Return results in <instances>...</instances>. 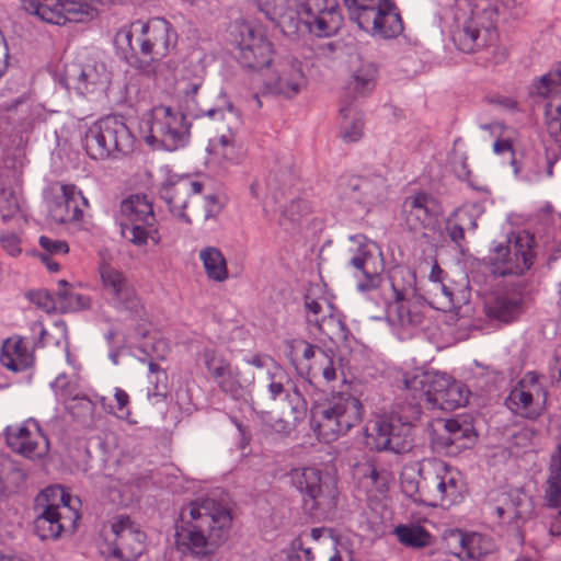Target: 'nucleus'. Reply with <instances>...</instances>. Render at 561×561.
Here are the masks:
<instances>
[{
    "instance_id": "nucleus-1",
    "label": "nucleus",
    "mask_w": 561,
    "mask_h": 561,
    "mask_svg": "<svg viewBox=\"0 0 561 561\" xmlns=\"http://www.w3.org/2000/svg\"><path fill=\"white\" fill-rule=\"evenodd\" d=\"M404 399L388 416L366 428L367 445L378 451L404 454L414 446V428L424 407L454 411L468 402L463 383L439 371L414 370L404 375Z\"/></svg>"
},
{
    "instance_id": "nucleus-2",
    "label": "nucleus",
    "mask_w": 561,
    "mask_h": 561,
    "mask_svg": "<svg viewBox=\"0 0 561 561\" xmlns=\"http://www.w3.org/2000/svg\"><path fill=\"white\" fill-rule=\"evenodd\" d=\"M230 511L211 499L191 502L181 508L175 523V541L183 552L210 561L229 537Z\"/></svg>"
},
{
    "instance_id": "nucleus-3",
    "label": "nucleus",
    "mask_w": 561,
    "mask_h": 561,
    "mask_svg": "<svg viewBox=\"0 0 561 561\" xmlns=\"http://www.w3.org/2000/svg\"><path fill=\"white\" fill-rule=\"evenodd\" d=\"M203 83V78L195 77L180 85L179 96L186 114L174 112L171 107L163 105L156 106L151 111V117L146 123L148 135L145 139L148 145L168 151L184 147L190 137V124L186 121V115L194 118L202 116L215 118L219 115L224 119L227 115L237 116L236 110L230 103L226 112L221 108L203 106L198 101V91Z\"/></svg>"
},
{
    "instance_id": "nucleus-4",
    "label": "nucleus",
    "mask_w": 561,
    "mask_h": 561,
    "mask_svg": "<svg viewBox=\"0 0 561 561\" xmlns=\"http://www.w3.org/2000/svg\"><path fill=\"white\" fill-rule=\"evenodd\" d=\"M257 12L286 35L307 31L329 37L341 28L343 18L336 0H255Z\"/></svg>"
},
{
    "instance_id": "nucleus-5",
    "label": "nucleus",
    "mask_w": 561,
    "mask_h": 561,
    "mask_svg": "<svg viewBox=\"0 0 561 561\" xmlns=\"http://www.w3.org/2000/svg\"><path fill=\"white\" fill-rule=\"evenodd\" d=\"M116 42L126 45L131 54L146 59H162L175 48L178 34L170 22L154 18L147 22L136 21L121 28Z\"/></svg>"
},
{
    "instance_id": "nucleus-6",
    "label": "nucleus",
    "mask_w": 561,
    "mask_h": 561,
    "mask_svg": "<svg viewBox=\"0 0 561 561\" xmlns=\"http://www.w3.org/2000/svg\"><path fill=\"white\" fill-rule=\"evenodd\" d=\"M287 478L300 495L302 510L310 517H324L336 507V483L318 467H295L288 471Z\"/></svg>"
},
{
    "instance_id": "nucleus-7",
    "label": "nucleus",
    "mask_w": 561,
    "mask_h": 561,
    "mask_svg": "<svg viewBox=\"0 0 561 561\" xmlns=\"http://www.w3.org/2000/svg\"><path fill=\"white\" fill-rule=\"evenodd\" d=\"M363 405L351 394H339L311 411V427L319 440L331 443L362 421Z\"/></svg>"
},
{
    "instance_id": "nucleus-8",
    "label": "nucleus",
    "mask_w": 561,
    "mask_h": 561,
    "mask_svg": "<svg viewBox=\"0 0 561 561\" xmlns=\"http://www.w3.org/2000/svg\"><path fill=\"white\" fill-rule=\"evenodd\" d=\"M134 136L122 117L104 116L85 131L83 146L93 160L117 159L133 151Z\"/></svg>"
},
{
    "instance_id": "nucleus-9",
    "label": "nucleus",
    "mask_w": 561,
    "mask_h": 561,
    "mask_svg": "<svg viewBox=\"0 0 561 561\" xmlns=\"http://www.w3.org/2000/svg\"><path fill=\"white\" fill-rule=\"evenodd\" d=\"M44 511L34 520V533L42 539H56L64 531H73L80 515L71 507V496L60 486H48L37 497Z\"/></svg>"
},
{
    "instance_id": "nucleus-10",
    "label": "nucleus",
    "mask_w": 561,
    "mask_h": 561,
    "mask_svg": "<svg viewBox=\"0 0 561 561\" xmlns=\"http://www.w3.org/2000/svg\"><path fill=\"white\" fill-rule=\"evenodd\" d=\"M350 19L359 28L381 38H394L403 32V22L390 0H343Z\"/></svg>"
},
{
    "instance_id": "nucleus-11",
    "label": "nucleus",
    "mask_w": 561,
    "mask_h": 561,
    "mask_svg": "<svg viewBox=\"0 0 561 561\" xmlns=\"http://www.w3.org/2000/svg\"><path fill=\"white\" fill-rule=\"evenodd\" d=\"M117 221L122 237L137 247L147 244L148 240L156 244L160 241L152 203L146 195L133 194L124 198Z\"/></svg>"
},
{
    "instance_id": "nucleus-12",
    "label": "nucleus",
    "mask_w": 561,
    "mask_h": 561,
    "mask_svg": "<svg viewBox=\"0 0 561 561\" xmlns=\"http://www.w3.org/2000/svg\"><path fill=\"white\" fill-rule=\"evenodd\" d=\"M419 473L424 504L449 507L462 500L463 483L458 470L443 461H434L428 468H421Z\"/></svg>"
},
{
    "instance_id": "nucleus-13",
    "label": "nucleus",
    "mask_w": 561,
    "mask_h": 561,
    "mask_svg": "<svg viewBox=\"0 0 561 561\" xmlns=\"http://www.w3.org/2000/svg\"><path fill=\"white\" fill-rule=\"evenodd\" d=\"M535 237L528 231L518 232L507 244H497L488 255V264L494 275H522L534 264Z\"/></svg>"
},
{
    "instance_id": "nucleus-14",
    "label": "nucleus",
    "mask_w": 561,
    "mask_h": 561,
    "mask_svg": "<svg viewBox=\"0 0 561 561\" xmlns=\"http://www.w3.org/2000/svg\"><path fill=\"white\" fill-rule=\"evenodd\" d=\"M499 10L495 4L476 8L454 33L453 41L457 48L466 54L478 51L492 45L497 38L496 22Z\"/></svg>"
},
{
    "instance_id": "nucleus-15",
    "label": "nucleus",
    "mask_w": 561,
    "mask_h": 561,
    "mask_svg": "<svg viewBox=\"0 0 561 561\" xmlns=\"http://www.w3.org/2000/svg\"><path fill=\"white\" fill-rule=\"evenodd\" d=\"M23 10L54 25L81 23L98 15L88 0H19Z\"/></svg>"
},
{
    "instance_id": "nucleus-16",
    "label": "nucleus",
    "mask_w": 561,
    "mask_h": 561,
    "mask_svg": "<svg viewBox=\"0 0 561 561\" xmlns=\"http://www.w3.org/2000/svg\"><path fill=\"white\" fill-rule=\"evenodd\" d=\"M547 398L545 377L536 371H527L512 388L505 404L516 415L534 420L543 412Z\"/></svg>"
},
{
    "instance_id": "nucleus-17",
    "label": "nucleus",
    "mask_w": 561,
    "mask_h": 561,
    "mask_svg": "<svg viewBox=\"0 0 561 561\" xmlns=\"http://www.w3.org/2000/svg\"><path fill=\"white\" fill-rule=\"evenodd\" d=\"M111 528L112 538L102 554L107 561H137L145 551L146 534L126 515L117 516Z\"/></svg>"
},
{
    "instance_id": "nucleus-18",
    "label": "nucleus",
    "mask_w": 561,
    "mask_h": 561,
    "mask_svg": "<svg viewBox=\"0 0 561 561\" xmlns=\"http://www.w3.org/2000/svg\"><path fill=\"white\" fill-rule=\"evenodd\" d=\"M112 81V73L102 61L88 60L84 64L71 62L66 66L61 79L67 89H73L83 96L105 95Z\"/></svg>"
},
{
    "instance_id": "nucleus-19",
    "label": "nucleus",
    "mask_w": 561,
    "mask_h": 561,
    "mask_svg": "<svg viewBox=\"0 0 561 561\" xmlns=\"http://www.w3.org/2000/svg\"><path fill=\"white\" fill-rule=\"evenodd\" d=\"M100 275L104 295L108 304L118 311H125L133 318H141L145 307L134 283L111 265H102Z\"/></svg>"
},
{
    "instance_id": "nucleus-20",
    "label": "nucleus",
    "mask_w": 561,
    "mask_h": 561,
    "mask_svg": "<svg viewBox=\"0 0 561 561\" xmlns=\"http://www.w3.org/2000/svg\"><path fill=\"white\" fill-rule=\"evenodd\" d=\"M238 44V61L244 68L261 70L271 66L273 60V44L262 26L242 22L236 36Z\"/></svg>"
},
{
    "instance_id": "nucleus-21",
    "label": "nucleus",
    "mask_w": 561,
    "mask_h": 561,
    "mask_svg": "<svg viewBox=\"0 0 561 561\" xmlns=\"http://www.w3.org/2000/svg\"><path fill=\"white\" fill-rule=\"evenodd\" d=\"M351 241L357 247L351 250L350 264L362 275H355L358 278L357 289L362 293L377 289L382 283L385 268L381 250L363 234L351 237Z\"/></svg>"
},
{
    "instance_id": "nucleus-22",
    "label": "nucleus",
    "mask_w": 561,
    "mask_h": 561,
    "mask_svg": "<svg viewBox=\"0 0 561 561\" xmlns=\"http://www.w3.org/2000/svg\"><path fill=\"white\" fill-rule=\"evenodd\" d=\"M525 290V283L518 280L490 298L484 305L486 317L504 324L516 321L526 308Z\"/></svg>"
},
{
    "instance_id": "nucleus-23",
    "label": "nucleus",
    "mask_w": 561,
    "mask_h": 561,
    "mask_svg": "<svg viewBox=\"0 0 561 561\" xmlns=\"http://www.w3.org/2000/svg\"><path fill=\"white\" fill-rule=\"evenodd\" d=\"M440 214L439 203L425 192L407 196L401 207L402 218L411 231L434 229Z\"/></svg>"
},
{
    "instance_id": "nucleus-24",
    "label": "nucleus",
    "mask_w": 561,
    "mask_h": 561,
    "mask_svg": "<svg viewBox=\"0 0 561 561\" xmlns=\"http://www.w3.org/2000/svg\"><path fill=\"white\" fill-rule=\"evenodd\" d=\"M265 84L274 93L288 99L295 98L307 85L301 61L295 58L278 60L266 78Z\"/></svg>"
},
{
    "instance_id": "nucleus-25",
    "label": "nucleus",
    "mask_w": 561,
    "mask_h": 561,
    "mask_svg": "<svg viewBox=\"0 0 561 561\" xmlns=\"http://www.w3.org/2000/svg\"><path fill=\"white\" fill-rule=\"evenodd\" d=\"M5 442L12 451L26 458H41L49 449L48 439L36 423L8 426Z\"/></svg>"
},
{
    "instance_id": "nucleus-26",
    "label": "nucleus",
    "mask_w": 561,
    "mask_h": 561,
    "mask_svg": "<svg viewBox=\"0 0 561 561\" xmlns=\"http://www.w3.org/2000/svg\"><path fill=\"white\" fill-rule=\"evenodd\" d=\"M386 187V181L380 175L342 176L339 181V190L343 199L371 206L380 201Z\"/></svg>"
},
{
    "instance_id": "nucleus-27",
    "label": "nucleus",
    "mask_w": 561,
    "mask_h": 561,
    "mask_svg": "<svg viewBox=\"0 0 561 561\" xmlns=\"http://www.w3.org/2000/svg\"><path fill=\"white\" fill-rule=\"evenodd\" d=\"M88 206V199L76 185L62 184L49 206V214L58 224L80 226Z\"/></svg>"
},
{
    "instance_id": "nucleus-28",
    "label": "nucleus",
    "mask_w": 561,
    "mask_h": 561,
    "mask_svg": "<svg viewBox=\"0 0 561 561\" xmlns=\"http://www.w3.org/2000/svg\"><path fill=\"white\" fill-rule=\"evenodd\" d=\"M389 282L394 296L390 310H396L398 321L402 325L416 324V314L405 306L407 300L415 295V274L405 266H396L390 271Z\"/></svg>"
},
{
    "instance_id": "nucleus-29",
    "label": "nucleus",
    "mask_w": 561,
    "mask_h": 561,
    "mask_svg": "<svg viewBox=\"0 0 561 561\" xmlns=\"http://www.w3.org/2000/svg\"><path fill=\"white\" fill-rule=\"evenodd\" d=\"M203 188L204 184L202 182L190 176H179L174 180L170 179L161 186L160 196L174 217L185 224H192L191 218L185 213L187 199L191 194H201Z\"/></svg>"
},
{
    "instance_id": "nucleus-30",
    "label": "nucleus",
    "mask_w": 561,
    "mask_h": 561,
    "mask_svg": "<svg viewBox=\"0 0 561 561\" xmlns=\"http://www.w3.org/2000/svg\"><path fill=\"white\" fill-rule=\"evenodd\" d=\"M207 152L211 162L222 167L238 164L244 156L243 148L231 129L227 134L210 139Z\"/></svg>"
},
{
    "instance_id": "nucleus-31",
    "label": "nucleus",
    "mask_w": 561,
    "mask_h": 561,
    "mask_svg": "<svg viewBox=\"0 0 561 561\" xmlns=\"http://www.w3.org/2000/svg\"><path fill=\"white\" fill-rule=\"evenodd\" d=\"M0 363L5 368L14 373H20L32 366L33 355L23 339L12 336L7 339L2 344Z\"/></svg>"
},
{
    "instance_id": "nucleus-32",
    "label": "nucleus",
    "mask_w": 561,
    "mask_h": 561,
    "mask_svg": "<svg viewBox=\"0 0 561 561\" xmlns=\"http://www.w3.org/2000/svg\"><path fill=\"white\" fill-rule=\"evenodd\" d=\"M127 62L141 75L152 79L157 85H170L174 81V68L162 59H146L137 54H130Z\"/></svg>"
},
{
    "instance_id": "nucleus-33",
    "label": "nucleus",
    "mask_w": 561,
    "mask_h": 561,
    "mask_svg": "<svg viewBox=\"0 0 561 561\" xmlns=\"http://www.w3.org/2000/svg\"><path fill=\"white\" fill-rule=\"evenodd\" d=\"M340 135L345 142H356L364 135L363 113L353 104H344L340 108Z\"/></svg>"
},
{
    "instance_id": "nucleus-34",
    "label": "nucleus",
    "mask_w": 561,
    "mask_h": 561,
    "mask_svg": "<svg viewBox=\"0 0 561 561\" xmlns=\"http://www.w3.org/2000/svg\"><path fill=\"white\" fill-rule=\"evenodd\" d=\"M543 497L548 507L561 506V444L551 456Z\"/></svg>"
},
{
    "instance_id": "nucleus-35",
    "label": "nucleus",
    "mask_w": 561,
    "mask_h": 561,
    "mask_svg": "<svg viewBox=\"0 0 561 561\" xmlns=\"http://www.w3.org/2000/svg\"><path fill=\"white\" fill-rule=\"evenodd\" d=\"M198 256L210 280L222 283L228 279L229 272L227 261L218 248L206 247L199 251Z\"/></svg>"
},
{
    "instance_id": "nucleus-36",
    "label": "nucleus",
    "mask_w": 561,
    "mask_h": 561,
    "mask_svg": "<svg viewBox=\"0 0 561 561\" xmlns=\"http://www.w3.org/2000/svg\"><path fill=\"white\" fill-rule=\"evenodd\" d=\"M56 293L58 312H77L89 309L91 306L90 297L78 293L75 287L66 280L58 282Z\"/></svg>"
},
{
    "instance_id": "nucleus-37",
    "label": "nucleus",
    "mask_w": 561,
    "mask_h": 561,
    "mask_svg": "<svg viewBox=\"0 0 561 561\" xmlns=\"http://www.w3.org/2000/svg\"><path fill=\"white\" fill-rule=\"evenodd\" d=\"M307 401L300 391H295L290 399V414L284 419L279 417L272 424V428L276 433L289 434L306 417Z\"/></svg>"
},
{
    "instance_id": "nucleus-38",
    "label": "nucleus",
    "mask_w": 561,
    "mask_h": 561,
    "mask_svg": "<svg viewBox=\"0 0 561 561\" xmlns=\"http://www.w3.org/2000/svg\"><path fill=\"white\" fill-rule=\"evenodd\" d=\"M393 533L399 542L409 548H425L434 541V537L424 527L415 524H400Z\"/></svg>"
},
{
    "instance_id": "nucleus-39",
    "label": "nucleus",
    "mask_w": 561,
    "mask_h": 561,
    "mask_svg": "<svg viewBox=\"0 0 561 561\" xmlns=\"http://www.w3.org/2000/svg\"><path fill=\"white\" fill-rule=\"evenodd\" d=\"M378 68L373 62L362 64L353 73L348 82V90L355 94L365 96L371 93L376 87Z\"/></svg>"
},
{
    "instance_id": "nucleus-40",
    "label": "nucleus",
    "mask_w": 561,
    "mask_h": 561,
    "mask_svg": "<svg viewBox=\"0 0 561 561\" xmlns=\"http://www.w3.org/2000/svg\"><path fill=\"white\" fill-rule=\"evenodd\" d=\"M460 553L467 559L478 560L492 551L490 538L478 533H459Z\"/></svg>"
},
{
    "instance_id": "nucleus-41",
    "label": "nucleus",
    "mask_w": 561,
    "mask_h": 561,
    "mask_svg": "<svg viewBox=\"0 0 561 561\" xmlns=\"http://www.w3.org/2000/svg\"><path fill=\"white\" fill-rule=\"evenodd\" d=\"M270 382L267 389L270 397L273 400L285 397L290 404L291 396L295 391H299L297 386L291 381L289 375L280 366H275V369L268 371Z\"/></svg>"
},
{
    "instance_id": "nucleus-42",
    "label": "nucleus",
    "mask_w": 561,
    "mask_h": 561,
    "mask_svg": "<svg viewBox=\"0 0 561 561\" xmlns=\"http://www.w3.org/2000/svg\"><path fill=\"white\" fill-rule=\"evenodd\" d=\"M311 211L310 203L305 198H294L285 205L279 215L278 224L284 229H290L300 224Z\"/></svg>"
},
{
    "instance_id": "nucleus-43",
    "label": "nucleus",
    "mask_w": 561,
    "mask_h": 561,
    "mask_svg": "<svg viewBox=\"0 0 561 561\" xmlns=\"http://www.w3.org/2000/svg\"><path fill=\"white\" fill-rule=\"evenodd\" d=\"M360 471L363 473V483L366 486H370L371 490L379 494H383L388 491L391 476L388 470L375 463L367 462L362 466Z\"/></svg>"
},
{
    "instance_id": "nucleus-44",
    "label": "nucleus",
    "mask_w": 561,
    "mask_h": 561,
    "mask_svg": "<svg viewBox=\"0 0 561 561\" xmlns=\"http://www.w3.org/2000/svg\"><path fill=\"white\" fill-rule=\"evenodd\" d=\"M148 398L154 402H161L168 394V376L156 362H149Z\"/></svg>"
},
{
    "instance_id": "nucleus-45",
    "label": "nucleus",
    "mask_w": 561,
    "mask_h": 561,
    "mask_svg": "<svg viewBox=\"0 0 561 561\" xmlns=\"http://www.w3.org/2000/svg\"><path fill=\"white\" fill-rule=\"evenodd\" d=\"M559 85H561V62L556 69L541 76L533 84L531 93L541 98H548Z\"/></svg>"
},
{
    "instance_id": "nucleus-46",
    "label": "nucleus",
    "mask_w": 561,
    "mask_h": 561,
    "mask_svg": "<svg viewBox=\"0 0 561 561\" xmlns=\"http://www.w3.org/2000/svg\"><path fill=\"white\" fill-rule=\"evenodd\" d=\"M64 405L75 419L82 422L91 419L95 409V403L82 392Z\"/></svg>"
},
{
    "instance_id": "nucleus-47",
    "label": "nucleus",
    "mask_w": 561,
    "mask_h": 561,
    "mask_svg": "<svg viewBox=\"0 0 561 561\" xmlns=\"http://www.w3.org/2000/svg\"><path fill=\"white\" fill-rule=\"evenodd\" d=\"M0 215L3 222L10 219H21L20 202L11 188H3L0 192Z\"/></svg>"
},
{
    "instance_id": "nucleus-48",
    "label": "nucleus",
    "mask_w": 561,
    "mask_h": 561,
    "mask_svg": "<svg viewBox=\"0 0 561 561\" xmlns=\"http://www.w3.org/2000/svg\"><path fill=\"white\" fill-rule=\"evenodd\" d=\"M144 342L140 345V350L149 358V362L158 359H164L170 352L168 342L163 337L147 336L144 334Z\"/></svg>"
},
{
    "instance_id": "nucleus-49",
    "label": "nucleus",
    "mask_w": 561,
    "mask_h": 561,
    "mask_svg": "<svg viewBox=\"0 0 561 561\" xmlns=\"http://www.w3.org/2000/svg\"><path fill=\"white\" fill-rule=\"evenodd\" d=\"M51 388L55 392V396L60 402H62V404H66L72 398L81 393L78 383L73 380H70L69 377L65 374H60L56 377V379L51 382Z\"/></svg>"
},
{
    "instance_id": "nucleus-50",
    "label": "nucleus",
    "mask_w": 561,
    "mask_h": 561,
    "mask_svg": "<svg viewBox=\"0 0 561 561\" xmlns=\"http://www.w3.org/2000/svg\"><path fill=\"white\" fill-rule=\"evenodd\" d=\"M215 382L222 392L232 398H237L241 393L242 386L239 380V370L237 367L230 368L222 377L217 378Z\"/></svg>"
},
{
    "instance_id": "nucleus-51",
    "label": "nucleus",
    "mask_w": 561,
    "mask_h": 561,
    "mask_svg": "<svg viewBox=\"0 0 561 561\" xmlns=\"http://www.w3.org/2000/svg\"><path fill=\"white\" fill-rule=\"evenodd\" d=\"M27 297L31 302L47 313L58 311L57 293L54 296L45 289H38L30 291Z\"/></svg>"
},
{
    "instance_id": "nucleus-52",
    "label": "nucleus",
    "mask_w": 561,
    "mask_h": 561,
    "mask_svg": "<svg viewBox=\"0 0 561 561\" xmlns=\"http://www.w3.org/2000/svg\"><path fill=\"white\" fill-rule=\"evenodd\" d=\"M305 309L307 321L311 324H314L321 332L329 334L324 328L325 320L321 317L322 304L311 298L309 295H306Z\"/></svg>"
},
{
    "instance_id": "nucleus-53",
    "label": "nucleus",
    "mask_w": 561,
    "mask_h": 561,
    "mask_svg": "<svg viewBox=\"0 0 561 561\" xmlns=\"http://www.w3.org/2000/svg\"><path fill=\"white\" fill-rule=\"evenodd\" d=\"M204 219H216L226 206V197L222 194H207L204 196Z\"/></svg>"
},
{
    "instance_id": "nucleus-54",
    "label": "nucleus",
    "mask_w": 561,
    "mask_h": 561,
    "mask_svg": "<svg viewBox=\"0 0 561 561\" xmlns=\"http://www.w3.org/2000/svg\"><path fill=\"white\" fill-rule=\"evenodd\" d=\"M38 242L43 250V253H41L39 255L59 256L66 255L69 252V245L64 240H57L46 236H42Z\"/></svg>"
},
{
    "instance_id": "nucleus-55",
    "label": "nucleus",
    "mask_w": 561,
    "mask_h": 561,
    "mask_svg": "<svg viewBox=\"0 0 561 561\" xmlns=\"http://www.w3.org/2000/svg\"><path fill=\"white\" fill-rule=\"evenodd\" d=\"M313 554L311 549L305 547L304 538L298 537L293 540L288 561H312Z\"/></svg>"
},
{
    "instance_id": "nucleus-56",
    "label": "nucleus",
    "mask_w": 561,
    "mask_h": 561,
    "mask_svg": "<svg viewBox=\"0 0 561 561\" xmlns=\"http://www.w3.org/2000/svg\"><path fill=\"white\" fill-rule=\"evenodd\" d=\"M0 243L2 249L10 256H18L22 252L21 239L15 232H3L0 234Z\"/></svg>"
},
{
    "instance_id": "nucleus-57",
    "label": "nucleus",
    "mask_w": 561,
    "mask_h": 561,
    "mask_svg": "<svg viewBox=\"0 0 561 561\" xmlns=\"http://www.w3.org/2000/svg\"><path fill=\"white\" fill-rule=\"evenodd\" d=\"M114 398L116 402V411L114 412V414L122 420H127L128 416L130 415V411L128 409V393L122 388H115Z\"/></svg>"
},
{
    "instance_id": "nucleus-58",
    "label": "nucleus",
    "mask_w": 561,
    "mask_h": 561,
    "mask_svg": "<svg viewBox=\"0 0 561 561\" xmlns=\"http://www.w3.org/2000/svg\"><path fill=\"white\" fill-rule=\"evenodd\" d=\"M445 230L453 243L459 249L462 248L465 242V229L463 227L454 221L453 218H448L446 221Z\"/></svg>"
},
{
    "instance_id": "nucleus-59",
    "label": "nucleus",
    "mask_w": 561,
    "mask_h": 561,
    "mask_svg": "<svg viewBox=\"0 0 561 561\" xmlns=\"http://www.w3.org/2000/svg\"><path fill=\"white\" fill-rule=\"evenodd\" d=\"M203 359L208 373L214 370V367H220L229 360L218 353L215 348H205L203 352Z\"/></svg>"
},
{
    "instance_id": "nucleus-60",
    "label": "nucleus",
    "mask_w": 561,
    "mask_h": 561,
    "mask_svg": "<svg viewBox=\"0 0 561 561\" xmlns=\"http://www.w3.org/2000/svg\"><path fill=\"white\" fill-rule=\"evenodd\" d=\"M245 362L256 368H267L268 371L275 369V366H279L273 357L266 354H255L247 358Z\"/></svg>"
},
{
    "instance_id": "nucleus-61",
    "label": "nucleus",
    "mask_w": 561,
    "mask_h": 561,
    "mask_svg": "<svg viewBox=\"0 0 561 561\" xmlns=\"http://www.w3.org/2000/svg\"><path fill=\"white\" fill-rule=\"evenodd\" d=\"M445 430L448 433V437L446 438L447 443H455L456 440L466 436V431L463 430L460 423L457 420H447L445 422Z\"/></svg>"
},
{
    "instance_id": "nucleus-62",
    "label": "nucleus",
    "mask_w": 561,
    "mask_h": 561,
    "mask_svg": "<svg viewBox=\"0 0 561 561\" xmlns=\"http://www.w3.org/2000/svg\"><path fill=\"white\" fill-rule=\"evenodd\" d=\"M402 489L405 494L413 497L414 500H420L424 503V494L421 488V479L419 481L407 480L405 478L402 480Z\"/></svg>"
},
{
    "instance_id": "nucleus-63",
    "label": "nucleus",
    "mask_w": 561,
    "mask_h": 561,
    "mask_svg": "<svg viewBox=\"0 0 561 561\" xmlns=\"http://www.w3.org/2000/svg\"><path fill=\"white\" fill-rule=\"evenodd\" d=\"M431 293H433L435 297L440 295L447 305H454V291L444 283V280H435L434 286L431 288Z\"/></svg>"
},
{
    "instance_id": "nucleus-64",
    "label": "nucleus",
    "mask_w": 561,
    "mask_h": 561,
    "mask_svg": "<svg viewBox=\"0 0 561 561\" xmlns=\"http://www.w3.org/2000/svg\"><path fill=\"white\" fill-rule=\"evenodd\" d=\"M488 100H489L490 104L500 106V107L511 111V112H515L518 110V102L511 96L497 94V95L490 96Z\"/></svg>"
}]
</instances>
